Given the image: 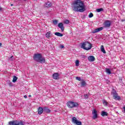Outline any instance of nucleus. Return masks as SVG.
I'll return each instance as SVG.
<instances>
[{
  "mask_svg": "<svg viewBox=\"0 0 125 125\" xmlns=\"http://www.w3.org/2000/svg\"><path fill=\"white\" fill-rule=\"evenodd\" d=\"M125 21V20H122V21Z\"/></svg>",
  "mask_w": 125,
  "mask_h": 125,
  "instance_id": "obj_38",
  "label": "nucleus"
},
{
  "mask_svg": "<svg viewBox=\"0 0 125 125\" xmlns=\"http://www.w3.org/2000/svg\"><path fill=\"white\" fill-rule=\"evenodd\" d=\"M13 56H11V57L10 58H8V60L12 62L13 60H14V59H13Z\"/></svg>",
  "mask_w": 125,
  "mask_h": 125,
  "instance_id": "obj_27",
  "label": "nucleus"
},
{
  "mask_svg": "<svg viewBox=\"0 0 125 125\" xmlns=\"http://www.w3.org/2000/svg\"><path fill=\"white\" fill-rule=\"evenodd\" d=\"M92 114H93V119H96L98 118L97 111L96 109H94L93 111L92 112Z\"/></svg>",
  "mask_w": 125,
  "mask_h": 125,
  "instance_id": "obj_10",
  "label": "nucleus"
},
{
  "mask_svg": "<svg viewBox=\"0 0 125 125\" xmlns=\"http://www.w3.org/2000/svg\"><path fill=\"white\" fill-rule=\"evenodd\" d=\"M103 104H104V105L106 106L107 105V103L106 101H104V102L103 103Z\"/></svg>",
  "mask_w": 125,
  "mask_h": 125,
  "instance_id": "obj_33",
  "label": "nucleus"
},
{
  "mask_svg": "<svg viewBox=\"0 0 125 125\" xmlns=\"http://www.w3.org/2000/svg\"><path fill=\"white\" fill-rule=\"evenodd\" d=\"M7 83L8 84V85L10 87L13 86L12 83L10 80L7 81Z\"/></svg>",
  "mask_w": 125,
  "mask_h": 125,
  "instance_id": "obj_22",
  "label": "nucleus"
},
{
  "mask_svg": "<svg viewBox=\"0 0 125 125\" xmlns=\"http://www.w3.org/2000/svg\"><path fill=\"white\" fill-rule=\"evenodd\" d=\"M60 48L63 49L64 48V46L63 45H60Z\"/></svg>",
  "mask_w": 125,
  "mask_h": 125,
  "instance_id": "obj_34",
  "label": "nucleus"
},
{
  "mask_svg": "<svg viewBox=\"0 0 125 125\" xmlns=\"http://www.w3.org/2000/svg\"><path fill=\"white\" fill-rule=\"evenodd\" d=\"M64 22L65 24H69V21L68 20H65L64 21Z\"/></svg>",
  "mask_w": 125,
  "mask_h": 125,
  "instance_id": "obj_28",
  "label": "nucleus"
},
{
  "mask_svg": "<svg viewBox=\"0 0 125 125\" xmlns=\"http://www.w3.org/2000/svg\"><path fill=\"white\" fill-rule=\"evenodd\" d=\"M53 23L54 24V25H57L58 23V21L57 20H54L53 21Z\"/></svg>",
  "mask_w": 125,
  "mask_h": 125,
  "instance_id": "obj_26",
  "label": "nucleus"
},
{
  "mask_svg": "<svg viewBox=\"0 0 125 125\" xmlns=\"http://www.w3.org/2000/svg\"><path fill=\"white\" fill-rule=\"evenodd\" d=\"M2 45V43H0V47Z\"/></svg>",
  "mask_w": 125,
  "mask_h": 125,
  "instance_id": "obj_39",
  "label": "nucleus"
},
{
  "mask_svg": "<svg viewBox=\"0 0 125 125\" xmlns=\"http://www.w3.org/2000/svg\"><path fill=\"white\" fill-rule=\"evenodd\" d=\"M105 72L106 73L110 74V69L109 68H105Z\"/></svg>",
  "mask_w": 125,
  "mask_h": 125,
  "instance_id": "obj_30",
  "label": "nucleus"
},
{
  "mask_svg": "<svg viewBox=\"0 0 125 125\" xmlns=\"http://www.w3.org/2000/svg\"><path fill=\"white\" fill-rule=\"evenodd\" d=\"M67 106L68 108H74L77 107L79 106V104L78 103H75L74 102L70 101L67 103Z\"/></svg>",
  "mask_w": 125,
  "mask_h": 125,
  "instance_id": "obj_5",
  "label": "nucleus"
},
{
  "mask_svg": "<svg viewBox=\"0 0 125 125\" xmlns=\"http://www.w3.org/2000/svg\"><path fill=\"white\" fill-rule=\"evenodd\" d=\"M88 60L89 62H93L95 61V58L93 56H89L88 58Z\"/></svg>",
  "mask_w": 125,
  "mask_h": 125,
  "instance_id": "obj_13",
  "label": "nucleus"
},
{
  "mask_svg": "<svg viewBox=\"0 0 125 125\" xmlns=\"http://www.w3.org/2000/svg\"><path fill=\"white\" fill-rule=\"evenodd\" d=\"M73 10L75 12H83L85 11L84 3L81 0H75L72 4Z\"/></svg>",
  "mask_w": 125,
  "mask_h": 125,
  "instance_id": "obj_1",
  "label": "nucleus"
},
{
  "mask_svg": "<svg viewBox=\"0 0 125 125\" xmlns=\"http://www.w3.org/2000/svg\"><path fill=\"white\" fill-rule=\"evenodd\" d=\"M43 112L46 113H49L50 112V110L49 109H48L46 107H44L43 108Z\"/></svg>",
  "mask_w": 125,
  "mask_h": 125,
  "instance_id": "obj_17",
  "label": "nucleus"
},
{
  "mask_svg": "<svg viewBox=\"0 0 125 125\" xmlns=\"http://www.w3.org/2000/svg\"><path fill=\"white\" fill-rule=\"evenodd\" d=\"M2 10V8L1 7V6H0V11H1Z\"/></svg>",
  "mask_w": 125,
  "mask_h": 125,
  "instance_id": "obj_35",
  "label": "nucleus"
},
{
  "mask_svg": "<svg viewBox=\"0 0 125 125\" xmlns=\"http://www.w3.org/2000/svg\"><path fill=\"white\" fill-rule=\"evenodd\" d=\"M84 97H85V99H88V95L87 94H84Z\"/></svg>",
  "mask_w": 125,
  "mask_h": 125,
  "instance_id": "obj_31",
  "label": "nucleus"
},
{
  "mask_svg": "<svg viewBox=\"0 0 125 125\" xmlns=\"http://www.w3.org/2000/svg\"><path fill=\"white\" fill-rule=\"evenodd\" d=\"M25 123L22 120H15L8 122V125H25Z\"/></svg>",
  "mask_w": 125,
  "mask_h": 125,
  "instance_id": "obj_4",
  "label": "nucleus"
},
{
  "mask_svg": "<svg viewBox=\"0 0 125 125\" xmlns=\"http://www.w3.org/2000/svg\"><path fill=\"white\" fill-rule=\"evenodd\" d=\"M92 47V45L88 42H83L81 45V48L87 51L90 50Z\"/></svg>",
  "mask_w": 125,
  "mask_h": 125,
  "instance_id": "obj_3",
  "label": "nucleus"
},
{
  "mask_svg": "<svg viewBox=\"0 0 125 125\" xmlns=\"http://www.w3.org/2000/svg\"><path fill=\"white\" fill-rule=\"evenodd\" d=\"M123 109H124V112H125V106L123 107Z\"/></svg>",
  "mask_w": 125,
  "mask_h": 125,
  "instance_id": "obj_36",
  "label": "nucleus"
},
{
  "mask_svg": "<svg viewBox=\"0 0 125 125\" xmlns=\"http://www.w3.org/2000/svg\"><path fill=\"white\" fill-rule=\"evenodd\" d=\"M97 12H100L101 11H104V9L103 8H100L96 9Z\"/></svg>",
  "mask_w": 125,
  "mask_h": 125,
  "instance_id": "obj_24",
  "label": "nucleus"
},
{
  "mask_svg": "<svg viewBox=\"0 0 125 125\" xmlns=\"http://www.w3.org/2000/svg\"><path fill=\"white\" fill-rule=\"evenodd\" d=\"M113 95V99L116 100H119L120 99V97L118 95L115 89H113L112 92L111 93Z\"/></svg>",
  "mask_w": 125,
  "mask_h": 125,
  "instance_id": "obj_6",
  "label": "nucleus"
},
{
  "mask_svg": "<svg viewBox=\"0 0 125 125\" xmlns=\"http://www.w3.org/2000/svg\"><path fill=\"white\" fill-rule=\"evenodd\" d=\"M76 80H77L79 81H81V78L80 77H76Z\"/></svg>",
  "mask_w": 125,
  "mask_h": 125,
  "instance_id": "obj_32",
  "label": "nucleus"
},
{
  "mask_svg": "<svg viewBox=\"0 0 125 125\" xmlns=\"http://www.w3.org/2000/svg\"><path fill=\"white\" fill-rule=\"evenodd\" d=\"M53 78L54 80H59V74L58 73H53Z\"/></svg>",
  "mask_w": 125,
  "mask_h": 125,
  "instance_id": "obj_11",
  "label": "nucleus"
},
{
  "mask_svg": "<svg viewBox=\"0 0 125 125\" xmlns=\"http://www.w3.org/2000/svg\"><path fill=\"white\" fill-rule=\"evenodd\" d=\"M33 59L35 62L41 63H44L45 62V59L42 58L41 54H34V56H33Z\"/></svg>",
  "mask_w": 125,
  "mask_h": 125,
  "instance_id": "obj_2",
  "label": "nucleus"
},
{
  "mask_svg": "<svg viewBox=\"0 0 125 125\" xmlns=\"http://www.w3.org/2000/svg\"><path fill=\"white\" fill-rule=\"evenodd\" d=\"M24 98L26 99L27 97L26 95H25V96H24Z\"/></svg>",
  "mask_w": 125,
  "mask_h": 125,
  "instance_id": "obj_37",
  "label": "nucleus"
},
{
  "mask_svg": "<svg viewBox=\"0 0 125 125\" xmlns=\"http://www.w3.org/2000/svg\"><path fill=\"white\" fill-rule=\"evenodd\" d=\"M24 1H26V0H23Z\"/></svg>",
  "mask_w": 125,
  "mask_h": 125,
  "instance_id": "obj_42",
  "label": "nucleus"
},
{
  "mask_svg": "<svg viewBox=\"0 0 125 125\" xmlns=\"http://www.w3.org/2000/svg\"><path fill=\"white\" fill-rule=\"evenodd\" d=\"M58 27L59 28L61 29V31L63 32L64 31V29H65V27L63 26V24L62 23H59L58 24Z\"/></svg>",
  "mask_w": 125,
  "mask_h": 125,
  "instance_id": "obj_12",
  "label": "nucleus"
},
{
  "mask_svg": "<svg viewBox=\"0 0 125 125\" xmlns=\"http://www.w3.org/2000/svg\"><path fill=\"white\" fill-rule=\"evenodd\" d=\"M81 86L84 87L86 85L87 83L86 82H85L84 80H82V82H81Z\"/></svg>",
  "mask_w": 125,
  "mask_h": 125,
  "instance_id": "obj_19",
  "label": "nucleus"
},
{
  "mask_svg": "<svg viewBox=\"0 0 125 125\" xmlns=\"http://www.w3.org/2000/svg\"><path fill=\"white\" fill-rule=\"evenodd\" d=\"M101 115L103 117H104L106 116H108V113L105 111H103L101 112Z\"/></svg>",
  "mask_w": 125,
  "mask_h": 125,
  "instance_id": "obj_18",
  "label": "nucleus"
},
{
  "mask_svg": "<svg viewBox=\"0 0 125 125\" xmlns=\"http://www.w3.org/2000/svg\"><path fill=\"white\" fill-rule=\"evenodd\" d=\"M110 27V21H105L104 23V27L108 28Z\"/></svg>",
  "mask_w": 125,
  "mask_h": 125,
  "instance_id": "obj_8",
  "label": "nucleus"
},
{
  "mask_svg": "<svg viewBox=\"0 0 125 125\" xmlns=\"http://www.w3.org/2000/svg\"><path fill=\"white\" fill-rule=\"evenodd\" d=\"M100 50H101V51L103 52V53H104V54H105L106 53V52H105V50H104V45H101V48H100Z\"/></svg>",
  "mask_w": 125,
  "mask_h": 125,
  "instance_id": "obj_21",
  "label": "nucleus"
},
{
  "mask_svg": "<svg viewBox=\"0 0 125 125\" xmlns=\"http://www.w3.org/2000/svg\"><path fill=\"white\" fill-rule=\"evenodd\" d=\"M29 97H31V95H29Z\"/></svg>",
  "mask_w": 125,
  "mask_h": 125,
  "instance_id": "obj_40",
  "label": "nucleus"
},
{
  "mask_svg": "<svg viewBox=\"0 0 125 125\" xmlns=\"http://www.w3.org/2000/svg\"><path fill=\"white\" fill-rule=\"evenodd\" d=\"M79 63H80V61H76L75 62V65L76 66H79Z\"/></svg>",
  "mask_w": 125,
  "mask_h": 125,
  "instance_id": "obj_25",
  "label": "nucleus"
},
{
  "mask_svg": "<svg viewBox=\"0 0 125 125\" xmlns=\"http://www.w3.org/2000/svg\"><path fill=\"white\" fill-rule=\"evenodd\" d=\"M38 114L41 115L42 113H43V108L42 107H39L38 108Z\"/></svg>",
  "mask_w": 125,
  "mask_h": 125,
  "instance_id": "obj_15",
  "label": "nucleus"
},
{
  "mask_svg": "<svg viewBox=\"0 0 125 125\" xmlns=\"http://www.w3.org/2000/svg\"><path fill=\"white\" fill-rule=\"evenodd\" d=\"M11 6H13V4H11Z\"/></svg>",
  "mask_w": 125,
  "mask_h": 125,
  "instance_id": "obj_41",
  "label": "nucleus"
},
{
  "mask_svg": "<svg viewBox=\"0 0 125 125\" xmlns=\"http://www.w3.org/2000/svg\"><path fill=\"white\" fill-rule=\"evenodd\" d=\"M72 122L73 124H75L77 125H82V122L78 121L76 117H73L72 118Z\"/></svg>",
  "mask_w": 125,
  "mask_h": 125,
  "instance_id": "obj_7",
  "label": "nucleus"
},
{
  "mask_svg": "<svg viewBox=\"0 0 125 125\" xmlns=\"http://www.w3.org/2000/svg\"><path fill=\"white\" fill-rule=\"evenodd\" d=\"M18 79V78L17 77H16V76H13V79L12 82H13V83H15V82L17 81Z\"/></svg>",
  "mask_w": 125,
  "mask_h": 125,
  "instance_id": "obj_23",
  "label": "nucleus"
},
{
  "mask_svg": "<svg viewBox=\"0 0 125 125\" xmlns=\"http://www.w3.org/2000/svg\"><path fill=\"white\" fill-rule=\"evenodd\" d=\"M52 34L50 31L47 32L45 35V37L47 38V39H49L50 37H52Z\"/></svg>",
  "mask_w": 125,
  "mask_h": 125,
  "instance_id": "obj_16",
  "label": "nucleus"
},
{
  "mask_svg": "<svg viewBox=\"0 0 125 125\" xmlns=\"http://www.w3.org/2000/svg\"><path fill=\"white\" fill-rule=\"evenodd\" d=\"M52 3L49 1H48L46 2L43 5V6L44 7H47V8H50L52 6Z\"/></svg>",
  "mask_w": 125,
  "mask_h": 125,
  "instance_id": "obj_9",
  "label": "nucleus"
},
{
  "mask_svg": "<svg viewBox=\"0 0 125 125\" xmlns=\"http://www.w3.org/2000/svg\"><path fill=\"white\" fill-rule=\"evenodd\" d=\"M93 17V13H89V16H88L89 18H92Z\"/></svg>",
  "mask_w": 125,
  "mask_h": 125,
  "instance_id": "obj_29",
  "label": "nucleus"
},
{
  "mask_svg": "<svg viewBox=\"0 0 125 125\" xmlns=\"http://www.w3.org/2000/svg\"><path fill=\"white\" fill-rule=\"evenodd\" d=\"M54 35L61 37L63 36V34L59 32H55V33H54Z\"/></svg>",
  "mask_w": 125,
  "mask_h": 125,
  "instance_id": "obj_20",
  "label": "nucleus"
},
{
  "mask_svg": "<svg viewBox=\"0 0 125 125\" xmlns=\"http://www.w3.org/2000/svg\"><path fill=\"white\" fill-rule=\"evenodd\" d=\"M103 29H104L103 27L97 28V29L94 30V31L93 32V33H96L99 31H101L102 30H103Z\"/></svg>",
  "mask_w": 125,
  "mask_h": 125,
  "instance_id": "obj_14",
  "label": "nucleus"
}]
</instances>
